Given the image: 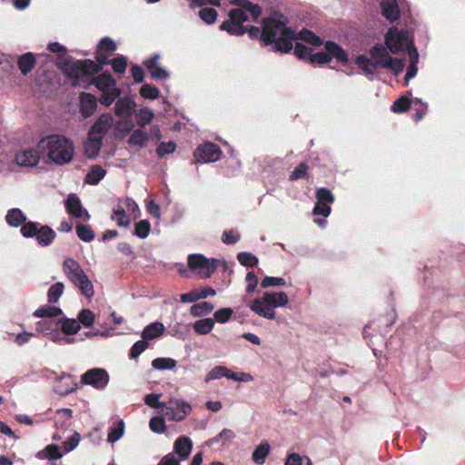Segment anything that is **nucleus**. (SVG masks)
I'll list each match as a JSON object with an SVG mask.
<instances>
[{
  "instance_id": "nucleus-1",
  "label": "nucleus",
  "mask_w": 465,
  "mask_h": 465,
  "mask_svg": "<svg viewBox=\"0 0 465 465\" xmlns=\"http://www.w3.org/2000/svg\"><path fill=\"white\" fill-rule=\"evenodd\" d=\"M288 20L282 15H274L263 20L262 30V41L265 45L274 43L275 51L289 53L292 49L293 40H302L312 45L319 46L322 40L309 30H302L299 33L287 26Z\"/></svg>"
},
{
  "instance_id": "nucleus-2",
  "label": "nucleus",
  "mask_w": 465,
  "mask_h": 465,
  "mask_svg": "<svg viewBox=\"0 0 465 465\" xmlns=\"http://www.w3.org/2000/svg\"><path fill=\"white\" fill-rule=\"evenodd\" d=\"M232 4L238 5V8L232 9L229 13V19L220 25V29L228 32L232 35H242L248 32L251 38H261L262 30L256 26L247 28L242 23L249 20V13L253 20H256L262 15L261 7L248 0H232Z\"/></svg>"
},
{
  "instance_id": "nucleus-3",
  "label": "nucleus",
  "mask_w": 465,
  "mask_h": 465,
  "mask_svg": "<svg viewBox=\"0 0 465 465\" xmlns=\"http://www.w3.org/2000/svg\"><path fill=\"white\" fill-rule=\"evenodd\" d=\"M37 148L44 156L58 165L70 163L74 154L73 141L62 134H51L42 138Z\"/></svg>"
},
{
  "instance_id": "nucleus-4",
  "label": "nucleus",
  "mask_w": 465,
  "mask_h": 465,
  "mask_svg": "<svg viewBox=\"0 0 465 465\" xmlns=\"http://www.w3.org/2000/svg\"><path fill=\"white\" fill-rule=\"evenodd\" d=\"M289 303V298L283 292H265L261 298L255 299L249 308L255 314L267 320H274L275 308L285 307Z\"/></svg>"
},
{
  "instance_id": "nucleus-5",
  "label": "nucleus",
  "mask_w": 465,
  "mask_h": 465,
  "mask_svg": "<svg viewBox=\"0 0 465 465\" xmlns=\"http://www.w3.org/2000/svg\"><path fill=\"white\" fill-rule=\"evenodd\" d=\"M63 272L68 281L77 287L83 295L91 298L94 294V286L78 262L66 258L62 265Z\"/></svg>"
},
{
  "instance_id": "nucleus-6",
  "label": "nucleus",
  "mask_w": 465,
  "mask_h": 465,
  "mask_svg": "<svg viewBox=\"0 0 465 465\" xmlns=\"http://www.w3.org/2000/svg\"><path fill=\"white\" fill-rule=\"evenodd\" d=\"M385 44L388 49L393 54L405 53L415 48L412 35L405 30H399L396 27L391 28L385 35Z\"/></svg>"
},
{
  "instance_id": "nucleus-7",
  "label": "nucleus",
  "mask_w": 465,
  "mask_h": 465,
  "mask_svg": "<svg viewBox=\"0 0 465 465\" xmlns=\"http://www.w3.org/2000/svg\"><path fill=\"white\" fill-rule=\"evenodd\" d=\"M92 83L102 93L100 102L105 106L111 105L121 94L116 81L110 74H101L94 77Z\"/></svg>"
},
{
  "instance_id": "nucleus-8",
  "label": "nucleus",
  "mask_w": 465,
  "mask_h": 465,
  "mask_svg": "<svg viewBox=\"0 0 465 465\" xmlns=\"http://www.w3.org/2000/svg\"><path fill=\"white\" fill-rule=\"evenodd\" d=\"M370 54L374 59L377 67L390 69L395 74L402 72L405 66L404 59H393L390 56L387 49L381 45H374L371 50Z\"/></svg>"
},
{
  "instance_id": "nucleus-9",
  "label": "nucleus",
  "mask_w": 465,
  "mask_h": 465,
  "mask_svg": "<svg viewBox=\"0 0 465 465\" xmlns=\"http://www.w3.org/2000/svg\"><path fill=\"white\" fill-rule=\"evenodd\" d=\"M335 59L340 63H346L348 61V54L346 52L336 43L328 41L324 45V51H321L310 55V61L316 64H326Z\"/></svg>"
},
{
  "instance_id": "nucleus-10",
  "label": "nucleus",
  "mask_w": 465,
  "mask_h": 465,
  "mask_svg": "<svg viewBox=\"0 0 465 465\" xmlns=\"http://www.w3.org/2000/svg\"><path fill=\"white\" fill-rule=\"evenodd\" d=\"M191 411L192 406L190 403L181 399H171L162 410V413L173 421L183 420Z\"/></svg>"
},
{
  "instance_id": "nucleus-11",
  "label": "nucleus",
  "mask_w": 465,
  "mask_h": 465,
  "mask_svg": "<svg viewBox=\"0 0 465 465\" xmlns=\"http://www.w3.org/2000/svg\"><path fill=\"white\" fill-rule=\"evenodd\" d=\"M65 70L72 78L78 80L98 72L99 66L94 61L86 59L66 64Z\"/></svg>"
},
{
  "instance_id": "nucleus-12",
  "label": "nucleus",
  "mask_w": 465,
  "mask_h": 465,
  "mask_svg": "<svg viewBox=\"0 0 465 465\" xmlns=\"http://www.w3.org/2000/svg\"><path fill=\"white\" fill-rule=\"evenodd\" d=\"M218 260L209 261L202 254H191L188 257V265L191 270L196 271L204 278H208L215 271Z\"/></svg>"
},
{
  "instance_id": "nucleus-13",
  "label": "nucleus",
  "mask_w": 465,
  "mask_h": 465,
  "mask_svg": "<svg viewBox=\"0 0 465 465\" xmlns=\"http://www.w3.org/2000/svg\"><path fill=\"white\" fill-rule=\"evenodd\" d=\"M109 382V374L102 368H93L81 376V383L90 385L96 390H104Z\"/></svg>"
},
{
  "instance_id": "nucleus-14",
  "label": "nucleus",
  "mask_w": 465,
  "mask_h": 465,
  "mask_svg": "<svg viewBox=\"0 0 465 465\" xmlns=\"http://www.w3.org/2000/svg\"><path fill=\"white\" fill-rule=\"evenodd\" d=\"M160 54H155L143 61V65L153 80H167L170 78L169 72L160 63Z\"/></svg>"
},
{
  "instance_id": "nucleus-15",
  "label": "nucleus",
  "mask_w": 465,
  "mask_h": 465,
  "mask_svg": "<svg viewBox=\"0 0 465 465\" xmlns=\"http://www.w3.org/2000/svg\"><path fill=\"white\" fill-rule=\"evenodd\" d=\"M222 152L219 146L213 143H205L198 146L195 156L199 162L213 163L220 159Z\"/></svg>"
},
{
  "instance_id": "nucleus-16",
  "label": "nucleus",
  "mask_w": 465,
  "mask_h": 465,
  "mask_svg": "<svg viewBox=\"0 0 465 465\" xmlns=\"http://www.w3.org/2000/svg\"><path fill=\"white\" fill-rule=\"evenodd\" d=\"M65 208L68 213L75 218L90 220V214L87 210L82 206L79 197L74 193H70L65 201Z\"/></svg>"
},
{
  "instance_id": "nucleus-17",
  "label": "nucleus",
  "mask_w": 465,
  "mask_h": 465,
  "mask_svg": "<svg viewBox=\"0 0 465 465\" xmlns=\"http://www.w3.org/2000/svg\"><path fill=\"white\" fill-rule=\"evenodd\" d=\"M40 161L39 152L35 149L20 151L15 155V162L19 166L34 167Z\"/></svg>"
},
{
  "instance_id": "nucleus-18",
  "label": "nucleus",
  "mask_w": 465,
  "mask_h": 465,
  "mask_svg": "<svg viewBox=\"0 0 465 465\" xmlns=\"http://www.w3.org/2000/svg\"><path fill=\"white\" fill-rule=\"evenodd\" d=\"M80 113L84 119L92 116L97 108V99L89 93L80 94Z\"/></svg>"
},
{
  "instance_id": "nucleus-19",
  "label": "nucleus",
  "mask_w": 465,
  "mask_h": 465,
  "mask_svg": "<svg viewBox=\"0 0 465 465\" xmlns=\"http://www.w3.org/2000/svg\"><path fill=\"white\" fill-rule=\"evenodd\" d=\"M135 105V102L131 97H120L115 103L114 113L123 119L130 118L134 111Z\"/></svg>"
},
{
  "instance_id": "nucleus-20",
  "label": "nucleus",
  "mask_w": 465,
  "mask_h": 465,
  "mask_svg": "<svg viewBox=\"0 0 465 465\" xmlns=\"http://www.w3.org/2000/svg\"><path fill=\"white\" fill-rule=\"evenodd\" d=\"M113 123V116L110 114H104L94 124L89 133L103 139L104 135L111 129Z\"/></svg>"
},
{
  "instance_id": "nucleus-21",
  "label": "nucleus",
  "mask_w": 465,
  "mask_h": 465,
  "mask_svg": "<svg viewBox=\"0 0 465 465\" xmlns=\"http://www.w3.org/2000/svg\"><path fill=\"white\" fill-rule=\"evenodd\" d=\"M193 450V441L189 437L181 436L173 443L174 454H177L181 460H186Z\"/></svg>"
},
{
  "instance_id": "nucleus-22",
  "label": "nucleus",
  "mask_w": 465,
  "mask_h": 465,
  "mask_svg": "<svg viewBox=\"0 0 465 465\" xmlns=\"http://www.w3.org/2000/svg\"><path fill=\"white\" fill-rule=\"evenodd\" d=\"M103 139L88 134V138L84 143V153L89 158L96 157L101 150Z\"/></svg>"
},
{
  "instance_id": "nucleus-23",
  "label": "nucleus",
  "mask_w": 465,
  "mask_h": 465,
  "mask_svg": "<svg viewBox=\"0 0 465 465\" xmlns=\"http://www.w3.org/2000/svg\"><path fill=\"white\" fill-rule=\"evenodd\" d=\"M381 7L382 15L390 21L393 22L400 16V10L397 0H381Z\"/></svg>"
},
{
  "instance_id": "nucleus-24",
  "label": "nucleus",
  "mask_w": 465,
  "mask_h": 465,
  "mask_svg": "<svg viewBox=\"0 0 465 465\" xmlns=\"http://www.w3.org/2000/svg\"><path fill=\"white\" fill-rule=\"evenodd\" d=\"M59 328L63 333L68 337L76 334L81 329V324L75 319H69L62 316L59 318Z\"/></svg>"
},
{
  "instance_id": "nucleus-25",
  "label": "nucleus",
  "mask_w": 465,
  "mask_h": 465,
  "mask_svg": "<svg viewBox=\"0 0 465 465\" xmlns=\"http://www.w3.org/2000/svg\"><path fill=\"white\" fill-rule=\"evenodd\" d=\"M112 220L114 221L120 227H128L130 225V219L126 215L122 199L118 200V203L114 207Z\"/></svg>"
},
{
  "instance_id": "nucleus-26",
  "label": "nucleus",
  "mask_w": 465,
  "mask_h": 465,
  "mask_svg": "<svg viewBox=\"0 0 465 465\" xmlns=\"http://www.w3.org/2000/svg\"><path fill=\"white\" fill-rule=\"evenodd\" d=\"M26 221V216L19 208H12L5 215L6 223L14 228L21 226Z\"/></svg>"
},
{
  "instance_id": "nucleus-27",
  "label": "nucleus",
  "mask_w": 465,
  "mask_h": 465,
  "mask_svg": "<svg viewBox=\"0 0 465 465\" xmlns=\"http://www.w3.org/2000/svg\"><path fill=\"white\" fill-rule=\"evenodd\" d=\"M35 238L39 245L48 246L54 240L55 232L48 225H43L38 229Z\"/></svg>"
},
{
  "instance_id": "nucleus-28",
  "label": "nucleus",
  "mask_w": 465,
  "mask_h": 465,
  "mask_svg": "<svg viewBox=\"0 0 465 465\" xmlns=\"http://www.w3.org/2000/svg\"><path fill=\"white\" fill-rule=\"evenodd\" d=\"M33 315L36 318L54 319L62 316L63 311L58 307L46 304L35 310Z\"/></svg>"
},
{
  "instance_id": "nucleus-29",
  "label": "nucleus",
  "mask_w": 465,
  "mask_h": 465,
  "mask_svg": "<svg viewBox=\"0 0 465 465\" xmlns=\"http://www.w3.org/2000/svg\"><path fill=\"white\" fill-rule=\"evenodd\" d=\"M71 381L70 375H63L59 382L54 386V391L59 395H67L77 389V384Z\"/></svg>"
},
{
  "instance_id": "nucleus-30",
  "label": "nucleus",
  "mask_w": 465,
  "mask_h": 465,
  "mask_svg": "<svg viewBox=\"0 0 465 465\" xmlns=\"http://www.w3.org/2000/svg\"><path fill=\"white\" fill-rule=\"evenodd\" d=\"M164 329L165 328L162 322H153L143 329L142 338L145 341L156 339L163 333Z\"/></svg>"
},
{
  "instance_id": "nucleus-31",
  "label": "nucleus",
  "mask_w": 465,
  "mask_h": 465,
  "mask_svg": "<svg viewBox=\"0 0 465 465\" xmlns=\"http://www.w3.org/2000/svg\"><path fill=\"white\" fill-rule=\"evenodd\" d=\"M270 444L267 440L262 441L252 452V460L255 463L262 465L265 462L267 456L270 453Z\"/></svg>"
},
{
  "instance_id": "nucleus-32",
  "label": "nucleus",
  "mask_w": 465,
  "mask_h": 465,
  "mask_svg": "<svg viewBox=\"0 0 465 465\" xmlns=\"http://www.w3.org/2000/svg\"><path fill=\"white\" fill-rule=\"evenodd\" d=\"M36 60L32 53L23 54L17 62L18 68L24 75H26L35 65Z\"/></svg>"
},
{
  "instance_id": "nucleus-33",
  "label": "nucleus",
  "mask_w": 465,
  "mask_h": 465,
  "mask_svg": "<svg viewBox=\"0 0 465 465\" xmlns=\"http://www.w3.org/2000/svg\"><path fill=\"white\" fill-rule=\"evenodd\" d=\"M409 57H410V65L408 66L407 73L405 75V82L408 84V82L415 77L417 74V64L419 62V54L416 48H412L409 51Z\"/></svg>"
},
{
  "instance_id": "nucleus-34",
  "label": "nucleus",
  "mask_w": 465,
  "mask_h": 465,
  "mask_svg": "<svg viewBox=\"0 0 465 465\" xmlns=\"http://www.w3.org/2000/svg\"><path fill=\"white\" fill-rule=\"evenodd\" d=\"M124 433V422L123 420H119L112 424L109 429L107 440L111 443L119 440Z\"/></svg>"
},
{
  "instance_id": "nucleus-35",
  "label": "nucleus",
  "mask_w": 465,
  "mask_h": 465,
  "mask_svg": "<svg viewBox=\"0 0 465 465\" xmlns=\"http://www.w3.org/2000/svg\"><path fill=\"white\" fill-rule=\"evenodd\" d=\"M356 64L368 75H374L377 72V64L365 55H359L356 58Z\"/></svg>"
},
{
  "instance_id": "nucleus-36",
  "label": "nucleus",
  "mask_w": 465,
  "mask_h": 465,
  "mask_svg": "<svg viewBox=\"0 0 465 465\" xmlns=\"http://www.w3.org/2000/svg\"><path fill=\"white\" fill-rule=\"evenodd\" d=\"M214 326V320L212 318L201 319L193 324L195 332L201 335L208 334L212 331Z\"/></svg>"
},
{
  "instance_id": "nucleus-37",
  "label": "nucleus",
  "mask_w": 465,
  "mask_h": 465,
  "mask_svg": "<svg viewBox=\"0 0 465 465\" xmlns=\"http://www.w3.org/2000/svg\"><path fill=\"white\" fill-rule=\"evenodd\" d=\"M177 365V361L169 357L156 358L152 361V367L159 371L173 370Z\"/></svg>"
},
{
  "instance_id": "nucleus-38",
  "label": "nucleus",
  "mask_w": 465,
  "mask_h": 465,
  "mask_svg": "<svg viewBox=\"0 0 465 465\" xmlns=\"http://www.w3.org/2000/svg\"><path fill=\"white\" fill-rule=\"evenodd\" d=\"M106 171L99 165H94L88 172L85 181L89 184H97L104 176Z\"/></svg>"
},
{
  "instance_id": "nucleus-39",
  "label": "nucleus",
  "mask_w": 465,
  "mask_h": 465,
  "mask_svg": "<svg viewBox=\"0 0 465 465\" xmlns=\"http://www.w3.org/2000/svg\"><path fill=\"white\" fill-rule=\"evenodd\" d=\"M56 328H59V319H43L36 323V331L41 332L45 337L47 335V332Z\"/></svg>"
},
{
  "instance_id": "nucleus-40",
  "label": "nucleus",
  "mask_w": 465,
  "mask_h": 465,
  "mask_svg": "<svg viewBox=\"0 0 465 465\" xmlns=\"http://www.w3.org/2000/svg\"><path fill=\"white\" fill-rule=\"evenodd\" d=\"M214 306L209 302H202L196 304H193L191 309V314L193 317H201L209 314Z\"/></svg>"
},
{
  "instance_id": "nucleus-41",
  "label": "nucleus",
  "mask_w": 465,
  "mask_h": 465,
  "mask_svg": "<svg viewBox=\"0 0 465 465\" xmlns=\"http://www.w3.org/2000/svg\"><path fill=\"white\" fill-rule=\"evenodd\" d=\"M153 113L149 108H142L135 113V118L137 124L143 128L146 124H149L153 119Z\"/></svg>"
},
{
  "instance_id": "nucleus-42",
  "label": "nucleus",
  "mask_w": 465,
  "mask_h": 465,
  "mask_svg": "<svg viewBox=\"0 0 465 465\" xmlns=\"http://www.w3.org/2000/svg\"><path fill=\"white\" fill-rule=\"evenodd\" d=\"M64 285L63 282H55L50 286L47 292L49 303H56L64 293Z\"/></svg>"
},
{
  "instance_id": "nucleus-43",
  "label": "nucleus",
  "mask_w": 465,
  "mask_h": 465,
  "mask_svg": "<svg viewBox=\"0 0 465 465\" xmlns=\"http://www.w3.org/2000/svg\"><path fill=\"white\" fill-rule=\"evenodd\" d=\"M147 139V134L142 129H136L130 135L128 143L131 146H138L142 148L145 145Z\"/></svg>"
},
{
  "instance_id": "nucleus-44",
  "label": "nucleus",
  "mask_w": 465,
  "mask_h": 465,
  "mask_svg": "<svg viewBox=\"0 0 465 465\" xmlns=\"http://www.w3.org/2000/svg\"><path fill=\"white\" fill-rule=\"evenodd\" d=\"M47 339H49L53 342L56 343H73L74 339L66 337L60 328L54 329L52 331L47 332V335L45 336Z\"/></svg>"
},
{
  "instance_id": "nucleus-45",
  "label": "nucleus",
  "mask_w": 465,
  "mask_h": 465,
  "mask_svg": "<svg viewBox=\"0 0 465 465\" xmlns=\"http://www.w3.org/2000/svg\"><path fill=\"white\" fill-rule=\"evenodd\" d=\"M76 234L84 242H91L94 238V232L91 226L85 224H77L75 227Z\"/></svg>"
},
{
  "instance_id": "nucleus-46",
  "label": "nucleus",
  "mask_w": 465,
  "mask_h": 465,
  "mask_svg": "<svg viewBox=\"0 0 465 465\" xmlns=\"http://www.w3.org/2000/svg\"><path fill=\"white\" fill-rule=\"evenodd\" d=\"M151 232V223L148 220H142L135 223L134 234L140 238H146Z\"/></svg>"
},
{
  "instance_id": "nucleus-47",
  "label": "nucleus",
  "mask_w": 465,
  "mask_h": 465,
  "mask_svg": "<svg viewBox=\"0 0 465 465\" xmlns=\"http://www.w3.org/2000/svg\"><path fill=\"white\" fill-rule=\"evenodd\" d=\"M38 223H35V222H25L21 226V234L25 237V238H32V237H35L36 236V233L38 232Z\"/></svg>"
},
{
  "instance_id": "nucleus-48",
  "label": "nucleus",
  "mask_w": 465,
  "mask_h": 465,
  "mask_svg": "<svg viewBox=\"0 0 465 465\" xmlns=\"http://www.w3.org/2000/svg\"><path fill=\"white\" fill-rule=\"evenodd\" d=\"M239 262L246 267H255L258 264V258L251 252H239L237 255Z\"/></svg>"
},
{
  "instance_id": "nucleus-49",
  "label": "nucleus",
  "mask_w": 465,
  "mask_h": 465,
  "mask_svg": "<svg viewBox=\"0 0 465 465\" xmlns=\"http://www.w3.org/2000/svg\"><path fill=\"white\" fill-rule=\"evenodd\" d=\"M140 94L145 99L154 100L160 96V91L153 85L144 84L140 88Z\"/></svg>"
},
{
  "instance_id": "nucleus-50",
  "label": "nucleus",
  "mask_w": 465,
  "mask_h": 465,
  "mask_svg": "<svg viewBox=\"0 0 465 465\" xmlns=\"http://www.w3.org/2000/svg\"><path fill=\"white\" fill-rule=\"evenodd\" d=\"M78 322L84 327H92L94 323V313L88 309H84L78 314Z\"/></svg>"
},
{
  "instance_id": "nucleus-51",
  "label": "nucleus",
  "mask_w": 465,
  "mask_h": 465,
  "mask_svg": "<svg viewBox=\"0 0 465 465\" xmlns=\"http://www.w3.org/2000/svg\"><path fill=\"white\" fill-rule=\"evenodd\" d=\"M199 15L208 25L213 24L217 19V12L213 8L203 7L200 10Z\"/></svg>"
},
{
  "instance_id": "nucleus-52",
  "label": "nucleus",
  "mask_w": 465,
  "mask_h": 465,
  "mask_svg": "<svg viewBox=\"0 0 465 465\" xmlns=\"http://www.w3.org/2000/svg\"><path fill=\"white\" fill-rule=\"evenodd\" d=\"M227 375V368L224 366H216L213 368L205 376V382L217 380Z\"/></svg>"
},
{
  "instance_id": "nucleus-53",
  "label": "nucleus",
  "mask_w": 465,
  "mask_h": 465,
  "mask_svg": "<svg viewBox=\"0 0 465 465\" xmlns=\"http://www.w3.org/2000/svg\"><path fill=\"white\" fill-rule=\"evenodd\" d=\"M149 427L152 431L155 433H163L166 430V425L163 417H153L149 421Z\"/></svg>"
},
{
  "instance_id": "nucleus-54",
  "label": "nucleus",
  "mask_w": 465,
  "mask_h": 465,
  "mask_svg": "<svg viewBox=\"0 0 465 465\" xmlns=\"http://www.w3.org/2000/svg\"><path fill=\"white\" fill-rule=\"evenodd\" d=\"M411 106V101L405 96L398 98L391 105V110L395 113H403Z\"/></svg>"
},
{
  "instance_id": "nucleus-55",
  "label": "nucleus",
  "mask_w": 465,
  "mask_h": 465,
  "mask_svg": "<svg viewBox=\"0 0 465 465\" xmlns=\"http://www.w3.org/2000/svg\"><path fill=\"white\" fill-rule=\"evenodd\" d=\"M148 347L147 341L142 338L141 341H136L130 350V358L136 359L139 355L143 352Z\"/></svg>"
},
{
  "instance_id": "nucleus-56",
  "label": "nucleus",
  "mask_w": 465,
  "mask_h": 465,
  "mask_svg": "<svg viewBox=\"0 0 465 465\" xmlns=\"http://www.w3.org/2000/svg\"><path fill=\"white\" fill-rule=\"evenodd\" d=\"M286 282L282 277H272V276H265L261 282V286L262 288H269L272 286H285Z\"/></svg>"
},
{
  "instance_id": "nucleus-57",
  "label": "nucleus",
  "mask_w": 465,
  "mask_h": 465,
  "mask_svg": "<svg viewBox=\"0 0 465 465\" xmlns=\"http://www.w3.org/2000/svg\"><path fill=\"white\" fill-rule=\"evenodd\" d=\"M80 440V434L78 432H74L69 439L64 440L63 442V448L64 450V452L68 453L74 450L78 446Z\"/></svg>"
},
{
  "instance_id": "nucleus-58",
  "label": "nucleus",
  "mask_w": 465,
  "mask_h": 465,
  "mask_svg": "<svg viewBox=\"0 0 465 465\" xmlns=\"http://www.w3.org/2000/svg\"><path fill=\"white\" fill-rule=\"evenodd\" d=\"M233 313V311L231 308H223L216 311L213 314L214 320L219 323H225L227 322L232 315Z\"/></svg>"
},
{
  "instance_id": "nucleus-59",
  "label": "nucleus",
  "mask_w": 465,
  "mask_h": 465,
  "mask_svg": "<svg viewBox=\"0 0 465 465\" xmlns=\"http://www.w3.org/2000/svg\"><path fill=\"white\" fill-rule=\"evenodd\" d=\"M161 398V394L156 393H151L147 394L144 397V402L146 405H148L151 408H162V410L164 408L165 403L161 402L159 399Z\"/></svg>"
},
{
  "instance_id": "nucleus-60",
  "label": "nucleus",
  "mask_w": 465,
  "mask_h": 465,
  "mask_svg": "<svg viewBox=\"0 0 465 465\" xmlns=\"http://www.w3.org/2000/svg\"><path fill=\"white\" fill-rule=\"evenodd\" d=\"M317 202L332 203L334 196L331 192L326 188H319L316 192Z\"/></svg>"
},
{
  "instance_id": "nucleus-61",
  "label": "nucleus",
  "mask_w": 465,
  "mask_h": 465,
  "mask_svg": "<svg viewBox=\"0 0 465 465\" xmlns=\"http://www.w3.org/2000/svg\"><path fill=\"white\" fill-rule=\"evenodd\" d=\"M111 65L115 73L124 74L127 67V59L124 56L116 57L112 60Z\"/></svg>"
},
{
  "instance_id": "nucleus-62",
  "label": "nucleus",
  "mask_w": 465,
  "mask_h": 465,
  "mask_svg": "<svg viewBox=\"0 0 465 465\" xmlns=\"http://www.w3.org/2000/svg\"><path fill=\"white\" fill-rule=\"evenodd\" d=\"M235 438V433L230 429H223L215 438L213 439V442L222 440L223 444L230 443Z\"/></svg>"
},
{
  "instance_id": "nucleus-63",
  "label": "nucleus",
  "mask_w": 465,
  "mask_h": 465,
  "mask_svg": "<svg viewBox=\"0 0 465 465\" xmlns=\"http://www.w3.org/2000/svg\"><path fill=\"white\" fill-rule=\"evenodd\" d=\"M240 233L236 230L224 231L222 241L225 244H233L240 240Z\"/></svg>"
},
{
  "instance_id": "nucleus-64",
  "label": "nucleus",
  "mask_w": 465,
  "mask_h": 465,
  "mask_svg": "<svg viewBox=\"0 0 465 465\" xmlns=\"http://www.w3.org/2000/svg\"><path fill=\"white\" fill-rule=\"evenodd\" d=\"M122 203H124L125 211L136 218L140 212L137 203L128 197L122 199Z\"/></svg>"
}]
</instances>
